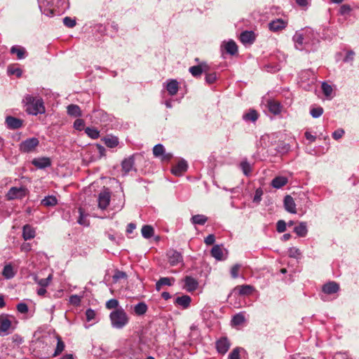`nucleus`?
Returning <instances> with one entry per match:
<instances>
[{
  "mask_svg": "<svg viewBox=\"0 0 359 359\" xmlns=\"http://www.w3.org/2000/svg\"><path fill=\"white\" fill-rule=\"evenodd\" d=\"M26 106V111L32 115L45 113V107L41 98L35 97L30 95H27L23 99Z\"/></svg>",
  "mask_w": 359,
  "mask_h": 359,
  "instance_id": "f257e3e1",
  "label": "nucleus"
},
{
  "mask_svg": "<svg viewBox=\"0 0 359 359\" xmlns=\"http://www.w3.org/2000/svg\"><path fill=\"white\" fill-rule=\"evenodd\" d=\"M111 325L117 329H121L129 322V318L123 309H116L110 313Z\"/></svg>",
  "mask_w": 359,
  "mask_h": 359,
  "instance_id": "f03ea898",
  "label": "nucleus"
},
{
  "mask_svg": "<svg viewBox=\"0 0 359 359\" xmlns=\"http://www.w3.org/2000/svg\"><path fill=\"white\" fill-rule=\"evenodd\" d=\"M39 144V141L37 138H28L20 144L19 149L23 153H29L33 151Z\"/></svg>",
  "mask_w": 359,
  "mask_h": 359,
  "instance_id": "7ed1b4c3",
  "label": "nucleus"
},
{
  "mask_svg": "<svg viewBox=\"0 0 359 359\" xmlns=\"http://www.w3.org/2000/svg\"><path fill=\"white\" fill-rule=\"evenodd\" d=\"M168 262L171 266H176L183 262V257L180 252L176 250L170 249L166 253Z\"/></svg>",
  "mask_w": 359,
  "mask_h": 359,
  "instance_id": "20e7f679",
  "label": "nucleus"
},
{
  "mask_svg": "<svg viewBox=\"0 0 359 359\" xmlns=\"http://www.w3.org/2000/svg\"><path fill=\"white\" fill-rule=\"evenodd\" d=\"M27 189L24 187H12L7 194L8 200H14L17 198H22L26 196Z\"/></svg>",
  "mask_w": 359,
  "mask_h": 359,
  "instance_id": "39448f33",
  "label": "nucleus"
},
{
  "mask_svg": "<svg viewBox=\"0 0 359 359\" xmlns=\"http://www.w3.org/2000/svg\"><path fill=\"white\" fill-rule=\"evenodd\" d=\"M187 168L188 165L187 161L184 160H181L172 167L171 172L176 176H180L187 171Z\"/></svg>",
  "mask_w": 359,
  "mask_h": 359,
  "instance_id": "423d86ee",
  "label": "nucleus"
},
{
  "mask_svg": "<svg viewBox=\"0 0 359 359\" xmlns=\"http://www.w3.org/2000/svg\"><path fill=\"white\" fill-rule=\"evenodd\" d=\"M22 120L8 116L6 118V123L9 129H18L22 126Z\"/></svg>",
  "mask_w": 359,
  "mask_h": 359,
  "instance_id": "0eeeda50",
  "label": "nucleus"
},
{
  "mask_svg": "<svg viewBox=\"0 0 359 359\" xmlns=\"http://www.w3.org/2000/svg\"><path fill=\"white\" fill-rule=\"evenodd\" d=\"M110 202V194L108 191H103L99 194L98 206L104 210L107 208Z\"/></svg>",
  "mask_w": 359,
  "mask_h": 359,
  "instance_id": "6e6552de",
  "label": "nucleus"
},
{
  "mask_svg": "<svg viewBox=\"0 0 359 359\" xmlns=\"http://www.w3.org/2000/svg\"><path fill=\"white\" fill-rule=\"evenodd\" d=\"M287 22L282 19L273 20L269 24V29L271 32H278L285 28Z\"/></svg>",
  "mask_w": 359,
  "mask_h": 359,
  "instance_id": "1a4fd4ad",
  "label": "nucleus"
},
{
  "mask_svg": "<svg viewBox=\"0 0 359 359\" xmlns=\"http://www.w3.org/2000/svg\"><path fill=\"white\" fill-rule=\"evenodd\" d=\"M240 40L244 44H252L255 41V34L252 31L243 32L240 35Z\"/></svg>",
  "mask_w": 359,
  "mask_h": 359,
  "instance_id": "9d476101",
  "label": "nucleus"
},
{
  "mask_svg": "<svg viewBox=\"0 0 359 359\" xmlns=\"http://www.w3.org/2000/svg\"><path fill=\"white\" fill-rule=\"evenodd\" d=\"M339 290V285L336 282L332 281L325 284L323 286V292L327 294L337 293Z\"/></svg>",
  "mask_w": 359,
  "mask_h": 359,
  "instance_id": "9b49d317",
  "label": "nucleus"
},
{
  "mask_svg": "<svg viewBox=\"0 0 359 359\" xmlns=\"http://www.w3.org/2000/svg\"><path fill=\"white\" fill-rule=\"evenodd\" d=\"M216 347L219 353L224 354L228 351L230 347V344L228 339L224 337L217 341Z\"/></svg>",
  "mask_w": 359,
  "mask_h": 359,
  "instance_id": "f8f14e48",
  "label": "nucleus"
},
{
  "mask_svg": "<svg viewBox=\"0 0 359 359\" xmlns=\"http://www.w3.org/2000/svg\"><path fill=\"white\" fill-rule=\"evenodd\" d=\"M32 164L38 168L43 169L50 166L51 161L48 157H41L33 159Z\"/></svg>",
  "mask_w": 359,
  "mask_h": 359,
  "instance_id": "ddd939ff",
  "label": "nucleus"
},
{
  "mask_svg": "<svg viewBox=\"0 0 359 359\" xmlns=\"http://www.w3.org/2000/svg\"><path fill=\"white\" fill-rule=\"evenodd\" d=\"M284 207L285 210L290 213H296V204L293 198L287 195L284 198Z\"/></svg>",
  "mask_w": 359,
  "mask_h": 359,
  "instance_id": "4468645a",
  "label": "nucleus"
},
{
  "mask_svg": "<svg viewBox=\"0 0 359 359\" xmlns=\"http://www.w3.org/2000/svg\"><path fill=\"white\" fill-rule=\"evenodd\" d=\"M184 288L188 292H193L198 287V283L197 280L191 276H186L184 278Z\"/></svg>",
  "mask_w": 359,
  "mask_h": 359,
  "instance_id": "2eb2a0df",
  "label": "nucleus"
},
{
  "mask_svg": "<svg viewBox=\"0 0 359 359\" xmlns=\"http://www.w3.org/2000/svg\"><path fill=\"white\" fill-rule=\"evenodd\" d=\"M191 302V298L189 295L184 294L181 297H177L174 303L176 305L182 306L183 309H187L189 307Z\"/></svg>",
  "mask_w": 359,
  "mask_h": 359,
  "instance_id": "dca6fc26",
  "label": "nucleus"
},
{
  "mask_svg": "<svg viewBox=\"0 0 359 359\" xmlns=\"http://www.w3.org/2000/svg\"><path fill=\"white\" fill-rule=\"evenodd\" d=\"M11 326V321L6 316H0V335L8 332Z\"/></svg>",
  "mask_w": 359,
  "mask_h": 359,
  "instance_id": "f3484780",
  "label": "nucleus"
},
{
  "mask_svg": "<svg viewBox=\"0 0 359 359\" xmlns=\"http://www.w3.org/2000/svg\"><path fill=\"white\" fill-rule=\"evenodd\" d=\"M22 237L25 241L34 238L35 237L34 229L29 224L25 225L22 229Z\"/></svg>",
  "mask_w": 359,
  "mask_h": 359,
  "instance_id": "a211bd4d",
  "label": "nucleus"
},
{
  "mask_svg": "<svg viewBox=\"0 0 359 359\" xmlns=\"http://www.w3.org/2000/svg\"><path fill=\"white\" fill-rule=\"evenodd\" d=\"M240 295H250L254 291V287L250 285H238L234 288Z\"/></svg>",
  "mask_w": 359,
  "mask_h": 359,
  "instance_id": "6ab92c4d",
  "label": "nucleus"
},
{
  "mask_svg": "<svg viewBox=\"0 0 359 359\" xmlns=\"http://www.w3.org/2000/svg\"><path fill=\"white\" fill-rule=\"evenodd\" d=\"M175 282L174 278L163 277L161 278L156 283V289L160 291L163 285L170 286Z\"/></svg>",
  "mask_w": 359,
  "mask_h": 359,
  "instance_id": "aec40b11",
  "label": "nucleus"
},
{
  "mask_svg": "<svg viewBox=\"0 0 359 359\" xmlns=\"http://www.w3.org/2000/svg\"><path fill=\"white\" fill-rule=\"evenodd\" d=\"M268 109L271 113L277 115L281 111V105L277 101L270 100L268 102Z\"/></svg>",
  "mask_w": 359,
  "mask_h": 359,
  "instance_id": "412c9836",
  "label": "nucleus"
},
{
  "mask_svg": "<svg viewBox=\"0 0 359 359\" xmlns=\"http://www.w3.org/2000/svg\"><path fill=\"white\" fill-rule=\"evenodd\" d=\"M122 170L125 173L129 172L133 168L134 165V156H131L128 158H125L121 163Z\"/></svg>",
  "mask_w": 359,
  "mask_h": 359,
  "instance_id": "4be33fe9",
  "label": "nucleus"
},
{
  "mask_svg": "<svg viewBox=\"0 0 359 359\" xmlns=\"http://www.w3.org/2000/svg\"><path fill=\"white\" fill-rule=\"evenodd\" d=\"M224 49L226 52L231 55H235L238 53V46L233 40H230L225 43Z\"/></svg>",
  "mask_w": 359,
  "mask_h": 359,
  "instance_id": "5701e85b",
  "label": "nucleus"
},
{
  "mask_svg": "<svg viewBox=\"0 0 359 359\" xmlns=\"http://www.w3.org/2000/svg\"><path fill=\"white\" fill-rule=\"evenodd\" d=\"M287 183V178L285 177L278 176L271 181V186L276 189H280Z\"/></svg>",
  "mask_w": 359,
  "mask_h": 359,
  "instance_id": "b1692460",
  "label": "nucleus"
},
{
  "mask_svg": "<svg viewBox=\"0 0 359 359\" xmlns=\"http://www.w3.org/2000/svg\"><path fill=\"white\" fill-rule=\"evenodd\" d=\"M67 114L74 117H79L81 116V111L80 107L76 104H69L67 107Z\"/></svg>",
  "mask_w": 359,
  "mask_h": 359,
  "instance_id": "393cba45",
  "label": "nucleus"
},
{
  "mask_svg": "<svg viewBox=\"0 0 359 359\" xmlns=\"http://www.w3.org/2000/svg\"><path fill=\"white\" fill-rule=\"evenodd\" d=\"M147 310L148 306L144 302H141L134 306V312L137 316H142L145 314Z\"/></svg>",
  "mask_w": 359,
  "mask_h": 359,
  "instance_id": "a878e982",
  "label": "nucleus"
},
{
  "mask_svg": "<svg viewBox=\"0 0 359 359\" xmlns=\"http://www.w3.org/2000/svg\"><path fill=\"white\" fill-rule=\"evenodd\" d=\"M179 86L176 80H171L168 83L166 89L170 95H175L178 91Z\"/></svg>",
  "mask_w": 359,
  "mask_h": 359,
  "instance_id": "bb28decb",
  "label": "nucleus"
},
{
  "mask_svg": "<svg viewBox=\"0 0 359 359\" xmlns=\"http://www.w3.org/2000/svg\"><path fill=\"white\" fill-rule=\"evenodd\" d=\"M57 339V346L55 350V352L53 355V357H56L59 355L64 351L65 345L64 341H62L61 337L60 335L56 336Z\"/></svg>",
  "mask_w": 359,
  "mask_h": 359,
  "instance_id": "cd10ccee",
  "label": "nucleus"
},
{
  "mask_svg": "<svg viewBox=\"0 0 359 359\" xmlns=\"http://www.w3.org/2000/svg\"><path fill=\"white\" fill-rule=\"evenodd\" d=\"M210 253L217 260L221 261L223 259V250L219 245H216L213 246Z\"/></svg>",
  "mask_w": 359,
  "mask_h": 359,
  "instance_id": "c85d7f7f",
  "label": "nucleus"
},
{
  "mask_svg": "<svg viewBox=\"0 0 359 359\" xmlns=\"http://www.w3.org/2000/svg\"><path fill=\"white\" fill-rule=\"evenodd\" d=\"M11 54H16L18 59L20 60L25 57L26 50L23 47L13 46L11 48Z\"/></svg>",
  "mask_w": 359,
  "mask_h": 359,
  "instance_id": "c756f323",
  "label": "nucleus"
},
{
  "mask_svg": "<svg viewBox=\"0 0 359 359\" xmlns=\"http://www.w3.org/2000/svg\"><path fill=\"white\" fill-rule=\"evenodd\" d=\"M2 275L7 279H11L15 276V272L11 264H6L4 267Z\"/></svg>",
  "mask_w": 359,
  "mask_h": 359,
  "instance_id": "7c9ffc66",
  "label": "nucleus"
},
{
  "mask_svg": "<svg viewBox=\"0 0 359 359\" xmlns=\"http://www.w3.org/2000/svg\"><path fill=\"white\" fill-rule=\"evenodd\" d=\"M294 231L301 237H304L307 234L308 230L305 222H301L298 226H295Z\"/></svg>",
  "mask_w": 359,
  "mask_h": 359,
  "instance_id": "2f4dec72",
  "label": "nucleus"
},
{
  "mask_svg": "<svg viewBox=\"0 0 359 359\" xmlns=\"http://www.w3.org/2000/svg\"><path fill=\"white\" fill-rule=\"evenodd\" d=\"M141 231L144 238H150L154 235V229L151 225H144L142 227Z\"/></svg>",
  "mask_w": 359,
  "mask_h": 359,
  "instance_id": "473e14b6",
  "label": "nucleus"
},
{
  "mask_svg": "<svg viewBox=\"0 0 359 359\" xmlns=\"http://www.w3.org/2000/svg\"><path fill=\"white\" fill-rule=\"evenodd\" d=\"M259 114L255 109H250L248 113L245 114L243 118L245 121L255 122L258 119Z\"/></svg>",
  "mask_w": 359,
  "mask_h": 359,
  "instance_id": "72a5a7b5",
  "label": "nucleus"
},
{
  "mask_svg": "<svg viewBox=\"0 0 359 359\" xmlns=\"http://www.w3.org/2000/svg\"><path fill=\"white\" fill-rule=\"evenodd\" d=\"M102 140L109 148H114L118 144V140L116 137H105Z\"/></svg>",
  "mask_w": 359,
  "mask_h": 359,
  "instance_id": "f704fd0d",
  "label": "nucleus"
},
{
  "mask_svg": "<svg viewBox=\"0 0 359 359\" xmlns=\"http://www.w3.org/2000/svg\"><path fill=\"white\" fill-rule=\"evenodd\" d=\"M191 219L193 224L203 225L208 221V217L203 215H196Z\"/></svg>",
  "mask_w": 359,
  "mask_h": 359,
  "instance_id": "c9c22d12",
  "label": "nucleus"
},
{
  "mask_svg": "<svg viewBox=\"0 0 359 359\" xmlns=\"http://www.w3.org/2000/svg\"><path fill=\"white\" fill-rule=\"evenodd\" d=\"M57 201L55 196H48L41 201V204L46 207L54 206L57 204Z\"/></svg>",
  "mask_w": 359,
  "mask_h": 359,
  "instance_id": "e433bc0d",
  "label": "nucleus"
},
{
  "mask_svg": "<svg viewBox=\"0 0 359 359\" xmlns=\"http://www.w3.org/2000/svg\"><path fill=\"white\" fill-rule=\"evenodd\" d=\"M189 72L191 74V75L195 78L201 77L202 72V67L198 65L192 66L189 67Z\"/></svg>",
  "mask_w": 359,
  "mask_h": 359,
  "instance_id": "4c0bfd02",
  "label": "nucleus"
},
{
  "mask_svg": "<svg viewBox=\"0 0 359 359\" xmlns=\"http://www.w3.org/2000/svg\"><path fill=\"white\" fill-rule=\"evenodd\" d=\"M86 133L92 139H97L100 136V132L95 128L87 127L85 129Z\"/></svg>",
  "mask_w": 359,
  "mask_h": 359,
  "instance_id": "58836bf2",
  "label": "nucleus"
},
{
  "mask_svg": "<svg viewBox=\"0 0 359 359\" xmlns=\"http://www.w3.org/2000/svg\"><path fill=\"white\" fill-rule=\"evenodd\" d=\"M52 278V274H50L46 278L38 279L37 277H36L34 280L40 286L46 287L50 284Z\"/></svg>",
  "mask_w": 359,
  "mask_h": 359,
  "instance_id": "ea45409f",
  "label": "nucleus"
},
{
  "mask_svg": "<svg viewBox=\"0 0 359 359\" xmlns=\"http://www.w3.org/2000/svg\"><path fill=\"white\" fill-rule=\"evenodd\" d=\"M164 147L161 144H158L153 148V154L156 157H161L163 154H164Z\"/></svg>",
  "mask_w": 359,
  "mask_h": 359,
  "instance_id": "a19ab883",
  "label": "nucleus"
},
{
  "mask_svg": "<svg viewBox=\"0 0 359 359\" xmlns=\"http://www.w3.org/2000/svg\"><path fill=\"white\" fill-rule=\"evenodd\" d=\"M245 320V317L243 314L238 313L233 317L231 320V323L232 325L236 326L240 325L244 323Z\"/></svg>",
  "mask_w": 359,
  "mask_h": 359,
  "instance_id": "79ce46f5",
  "label": "nucleus"
},
{
  "mask_svg": "<svg viewBox=\"0 0 359 359\" xmlns=\"http://www.w3.org/2000/svg\"><path fill=\"white\" fill-rule=\"evenodd\" d=\"M293 40L296 43V48L300 49L303 45L304 36L302 34L296 33L293 37Z\"/></svg>",
  "mask_w": 359,
  "mask_h": 359,
  "instance_id": "37998d69",
  "label": "nucleus"
},
{
  "mask_svg": "<svg viewBox=\"0 0 359 359\" xmlns=\"http://www.w3.org/2000/svg\"><path fill=\"white\" fill-rule=\"evenodd\" d=\"M241 168L245 175L248 176L250 175L252 170L250 164L248 161H242L241 163Z\"/></svg>",
  "mask_w": 359,
  "mask_h": 359,
  "instance_id": "c03bdc74",
  "label": "nucleus"
},
{
  "mask_svg": "<svg viewBox=\"0 0 359 359\" xmlns=\"http://www.w3.org/2000/svg\"><path fill=\"white\" fill-rule=\"evenodd\" d=\"M217 80V74L215 72L212 73H208L205 74V81L209 83L212 84L215 83Z\"/></svg>",
  "mask_w": 359,
  "mask_h": 359,
  "instance_id": "a18cd8bd",
  "label": "nucleus"
},
{
  "mask_svg": "<svg viewBox=\"0 0 359 359\" xmlns=\"http://www.w3.org/2000/svg\"><path fill=\"white\" fill-rule=\"evenodd\" d=\"M118 306V301L115 299H111L106 303V308L108 309H116Z\"/></svg>",
  "mask_w": 359,
  "mask_h": 359,
  "instance_id": "49530a36",
  "label": "nucleus"
},
{
  "mask_svg": "<svg viewBox=\"0 0 359 359\" xmlns=\"http://www.w3.org/2000/svg\"><path fill=\"white\" fill-rule=\"evenodd\" d=\"M241 266L239 264H234L231 269V275L233 278H236L238 276V271Z\"/></svg>",
  "mask_w": 359,
  "mask_h": 359,
  "instance_id": "de8ad7c7",
  "label": "nucleus"
},
{
  "mask_svg": "<svg viewBox=\"0 0 359 359\" xmlns=\"http://www.w3.org/2000/svg\"><path fill=\"white\" fill-rule=\"evenodd\" d=\"M63 23L66 27L69 28H72L76 25L75 20L71 18L70 17H65L63 19Z\"/></svg>",
  "mask_w": 359,
  "mask_h": 359,
  "instance_id": "09e8293b",
  "label": "nucleus"
},
{
  "mask_svg": "<svg viewBox=\"0 0 359 359\" xmlns=\"http://www.w3.org/2000/svg\"><path fill=\"white\" fill-rule=\"evenodd\" d=\"M323 113V109L320 107L313 108L311 110V114L313 118H318Z\"/></svg>",
  "mask_w": 359,
  "mask_h": 359,
  "instance_id": "8fccbe9b",
  "label": "nucleus"
},
{
  "mask_svg": "<svg viewBox=\"0 0 359 359\" xmlns=\"http://www.w3.org/2000/svg\"><path fill=\"white\" fill-rule=\"evenodd\" d=\"M84 126L85 122L83 119L77 118L74 123V127L76 130H82Z\"/></svg>",
  "mask_w": 359,
  "mask_h": 359,
  "instance_id": "3c124183",
  "label": "nucleus"
},
{
  "mask_svg": "<svg viewBox=\"0 0 359 359\" xmlns=\"http://www.w3.org/2000/svg\"><path fill=\"white\" fill-rule=\"evenodd\" d=\"M8 72L11 75H15L17 77H20L22 76V70L19 68H13L9 67L8 68Z\"/></svg>",
  "mask_w": 359,
  "mask_h": 359,
  "instance_id": "603ef678",
  "label": "nucleus"
},
{
  "mask_svg": "<svg viewBox=\"0 0 359 359\" xmlns=\"http://www.w3.org/2000/svg\"><path fill=\"white\" fill-rule=\"evenodd\" d=\"M276 229L279 233L285 232L286 230V223L283 220H279L276 224Z\"/></svg>",
  "mask_w": 359,
  "mask_h": 359,
  "instance_id": "864d4df0",
  "label": "nucleus"
},
{
  "mask_svg": "<svg viewBox=\"0 0 359 359\" xmlns=\"http://www.w3.org/2000/svg\"><path fill=\"white\" fill-rule=\"evenodd\" d=\"M126 278H127L126 273L125 272L121 271H116L115 272L114 275L113 276V280L114 281H117L119 279Z\"/></svg>",
  "mask_w": 359,
  "mask_h": 359,
  "instance_id": "5fc2aeb1",
  "label": "nucleus"
},
{
  "mask_svg": "<svg viewBox=\"0 0 359 359\" xmlns=\"http://www.w3.org/2000/svg\"><path fill=\"white\" fill-rule=\"evenodd\" d=\"M322 89H323L324 94L327 96L330 95L331 93H332V87L326 83H323L322 84Z\"/></svg>",
  "mask_w": 359,
  "mask_h": 359,
  "instance_id": "6e6d98bb",
  "label": "nucleus"
},
{
  "mask_svg": "<svg viewBox=\"0 0 359 359\" xmlns=\"http://www.w3.org/2000/svg\"><path fill=\"white\" fill-rule=\"evenodd\" d=\"M17 310L21 313H27L28 312V306L25 303H20L17 305Z\"/></svg>",
  "mask_w": 359,
  "mask_h": 359,
  "instance_id": "4d7b16f0",
  "label": "nucleus"
},
{
  "mask_svg": "<svg viewBox=\"0 0 359 359\" xmlns=\"http://www.w3.org/2000/svg\"><path fill=\"white\" fill-rule=\"evenodd\" d=\"M79 217L77 220L78 223L81 224V225H88V223L86 222V221L84 219V212L82 208H79Z\"/></svg>",
  "mask_w": 359,
  "mask_h": 359,
  "instance_id": "13d9d810",
  "label": "nucleus"
},
{
  "mask_svg": "<svg viewBox=\"0 0 359 359\" xmlns=\"http://www.w3.org/2000/svg\"><path fill=\"white\" fill-rule=\"evenodd\" d=\"M240 351L238 348H234L229 355V359H240Z\"/></svg>",
  "mask_w": 359,
  "mask_h": 359,
  "instance_id": "bf43d9fd",
  "label": "nucleus"
},
{
  "mask_svg": "<svg viewBox=\"0 0 359 359\" xmlns=\"http://www.w3.org/2000/svg\"><path fill=\"white\" fill-rule=\"evenodd\" d=\"M344 130L343 129H338L332 133V137L334 140H339L344 135Z\"/></svg>",
  "mask_w": 359,
  "mask_h": 359,
  "instance_id": "052dcab7",
  "label": "nucleus"
},
{
  "mask_svg": "<svg viewBox=\"0 0 359 359\" xmlns=\"http://www.w3.org/2000/svg\"><path fill=\"white\" fill-rule=\"evenodd\" d=\"M215 241V237L213 234H210L208 235L205 238V243L208 245H212Z\"/></svg>",
  "mask_w": 359,
  "mask_h": 359,
  "instance_id": "680f3d73",
  "label": "nucleus"
},
{
  "mask_svg": "<svg viewBox=\"0 0 359 359\" xmlns=\"http://www.w3.org/2000/svg\"><path fill=\"white\" fill-rule=\"evenodd\" d=\"M86 319L88 321L93 320L95 316V313L93 310L89 309L86 312Z\"/></svg>",
  "mask_w": 359,
  "mask_h": 359,
  "instance_id": "e2e57ef3",
  "label": "nucleus"
},
{
  "mask_svg": "<svg viewBox=\"0 0 359 359\" xmlns=\"http://www.w3.org/2000/svg\"><path fill=\"white\" fill-rule=\"evenodd\" d=\"M351 11V8L348 4H344L340 8V13L342 15L346 14Z\"/></svg>",
  "mask_w": 359,
  "mask_h": 359,
  "instance_id": "0e129e2a",
  "label": "nucleus"
},
{
  "mask_svg": "<svg viewBox=\"0 0 359 359\" xmlns=\"http://www.w3.org/2000/svg\"><path fill=\"white\" fill-rule=\"evenodd\" d=\"M200 66L202 67V72L203 73H205V74L210 73V68L209 67V65L205 63V62H201V64H199Z\"/></svg>",
  "mask_w": 359,
  "mask_h": 359,
  "instance_id": "69168bd1",
  "label": "nucleus"
},
{
  "mask_svg": "<svg viewBox=\"0 0 359 359\" xmlns=\"http://www.w3.org/2000/svg\"><path fill=\"white\" fill-rule=\"evenodd\" d=\"M355 53L353 51L350 50L346 53V55L344 58L345 62L352 61L353 60V56Z\"/></svg>",
  "mask_w": 359,
  "mask_h": 359,
  "instance_id": "338daca9",
  "label": "nucleus"
},
{
  "mask_svg": "<svg viewBox=\"0 0 359 359\" xmlns=\"http://www.w3.org/2000/svg\"><path fill=\"white\" fill-rule=\"evenodd\" d=\"M161 157L162 161H168L172 158V154L170 153H165L164 151V154H163Z\"/></svg>",
  "mask_w": 359,
  "mask_h": 359,
  "instance_id": "774afa93",
  "label": "nucleus"
}]
</instances>
